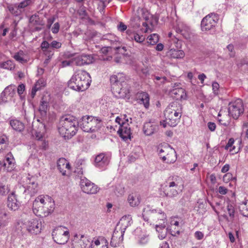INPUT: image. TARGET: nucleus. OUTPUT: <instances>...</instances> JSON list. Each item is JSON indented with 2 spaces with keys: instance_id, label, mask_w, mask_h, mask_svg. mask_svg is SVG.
I'll list each match as a JSON object with an SVG mask.
<instances>
[{
  "instance_id": "nucleus-1",
  "label": "nucleus",
  "mask_w": 248,
  "mask_h": 248,
  "mask_svg": "<svg viewBox=\"0 0 248 248\" xmlns=\"http://www.w3.org/2000/svg\"><path fill=\"white\" fill-rule=\"evenodd\" d=\"M142 217L145 221L156 222L155 229L158 233V237L160 239L166 237L167 234V219L165 214L162 210H151L147 207L143 210Z\"/></svg>"
},
{
  "instance_id": "nucleus-2",
  "label": "nucleus",
  "mask_w": 248,
  "mask_h": 248,
  "mask_svg": "<svg viewBox=\"0 0 248 248\" xmlns=\"http://www.w3.org/2000/svg\"><path fill=\"white\" fill-rule=\"evenodd\" d=\"M91 82L90 74L84 70L76 71L68 82V87L76 91L83 92L87 89Z\"/></svg>"
},
{
  "instance_id": "nucleus-3",
  "label": "nucleus",
  "mask_w": 248,
  "mask_h": 248,
  "mask_svg": "<svg viewBox=\"0 0 248 248\" xmlns=\"http://www.w3.org/2000/svg\"><path fill=\"white\" fill-rule=\"evenodd\" d=\"M111 90L118 98H124L129 93L130 85L123 74L112 75L110 78Z\"/></svg>"
},
{
  "instance_id": "nucleus-4",
  "label": "nucleus",
  "mask_w": 248,
  "mask_h": 248,
  "mask_svg": "<svg viewBox=\"0 0 248 248\" xmlns=\"http://www.w3.org/2000/svg\"><path fill=\"white\" fill-rule=\"evenodd\" d=\"M78 121L71 115H65L61 117L58 129L60 134L65 138L69 139L74 136L77 131Z\"/></svg>"
},
{
  "instance_id": "nucleus-5",
  "label": "nucleus",
  "mask_w": 248,
  "mask_h": 248,
  "mask_svg": "<svg viewBox=\"0 0 248 248\" xmlns=\"http://www.w3.org/2000/svg\"><path fill=\"white\" fill-rule=\"evenodd\" d=\"M182 108L181 105L177 102L170 103L166 108L164 115L165 116V123L163 124L164 127L167 124L171 126H175L179 122L182 116Z\"/></svg>"
},
{
  "instance_id": "nucleus-6",
  "label": "nucleus",
  "mask_w": 248,
  "mask_h": 248,
  "mask_svg": "<svg viewBox=\"0 0 248 248\" xmlns=\"http://www.w3.org/2000/svg\"><path fill=\"white\" fill-rule=\"evenodd\" d=\"M78 126L84 132H93L100 126V121L91 116H84L78 121Z\"/></svg>"
},
{
  "instance_id": "nucleus-7",
  "label": "nucleus",
  "mask_w": 248,
  "mask_h": 248,
  "mask_svg": "<svg viewBox=\"0 0 248 248\" xmlns=\"http://www.w3.org/2000/svg\"><path fill=\"white\" fill-rule=\"evenodd\" d=\"M181 178L178 177H172L166 182V185L162 186L163 192L166 197L172 198L176 197L179 193L180 181Z\"/></svg>"
},
{
  "instance_id": "nucleus-8",
  "label": "nucleus",
  "mask_w": 248,
  "mask_h": 248,
  "mask_svg": "<svg viewBox=\"0 0 248 248\" xmlns=\"http://www.w3.org/2000/svg\"><path fill=\"white\" fill-rule=\"evenodd\" d=\"M66 228L63 226H59L55 228L52 232L53 240L56 243L64 245L68 241L70 237L69 232L65 230Z\"/></svg>"
},
{
  "instance_id": "nucleus-9",
  "label": "nucleus",
  "mask_w": 248,
  "mask_h": 248,
  "mask_svg": "<svg viewBox=\"0 0 248 248\" xmlns=\"http://www.w3.org/2000/svg\"><path fill=\"white\" fill-rule=\"evenodd\" d=\"M244 111V105L241 99L238 98L229 103L228 108L229 115L234 119H237L243 113Z\"/></svg>"
},
{
  "instance_id": "nucleus-10",
  "label": "nucleus",
  "mask_w": 248,
  "mask_h": 248,
  "mask_svg": "<svg viewBox=\"0 0 248 248\" xmlns=\"http://www.w3.org/2000/svg\"><path fill=\"white\" fill-rule=\"evenodd\" d=\"M157 151L163 161L167 163H172L176 160L175 152L168 146L158 147Z\"/></svg>"
},
{
  "instance_id": "nucleus-11",
  "label": "nucleus",
  "mask_w": 248,
  "mask_h": 248,
  "mask_svg": "<svg viewBox=\"0 0 248 248\" xmlns=\"http://www.w3.org/2000/svg\"><path fill=\"white\" fill-rule=\"evenodd\" d=\"M218 20V16L211 13L205 16L201 22V29L202 31H214L217 23Z\"/></svg>"
},
{
  "instance_id": "nucleus-12",
  "label": "nucleus",
  "mask_w": 248,
  "mask_h": 248,
  "mask_svg": "<svg viewBox=\"0 0 248 248\" xmlns=\"http://www.w3.org/2000/svg\"><path fill=\"white\" fill-rule=\"evenodd\" d=\"M80 185L82 191L88 194H95L99 190L96 185L85 177L81 178Z\"/></svg>"
},
{
  "instance_id": "nucleus-13",
  "label": "nucleus",
  "mask_w": 248,
  "mask_h": 248,
  "mask_svg": "<svg viewBox=\"0 0 248 248\" xmlns=\"http://www.w3.org/2000/svg\"><path fill=\"white\" fill-rule=\"evenodd\" d=\"M16 86L10 85L6 87L0 94V105L11 101L16 94Z\"/></svg>"
},
{
  "instance_id": "nucleus-14",
  "label": "nucleus",
  "mask_w": 248,
  "mask_h": 248,
  "mask_svg": "<svg viewBox=\"0 0 248 248\" xmlns=\"http://www.w3.org/2000/svg\"><path fill=\"white\" fill-rule=\"evenodd\" d=\"M26 186H22L20 188L24 190V193L31 196L34 195L38 191V184L34 177L28 178L27 180Z\"/></svg>"
},
{
  "instance_id": "nucleus-15",
  "label": "nucleus",
  "mask_w": 248,
  "mask_h": 248,
  "mask_svg": "<svg viewBox=\"0 0 248 248\" xmlns=\"http://www.w3.org/2000/svg\"><path fill=\"white\" fill-rule=\"evenodd\" d=\"M26 227L29 232L37 234L41 232L42 223L37 219H31L25 223Z\"/></svg>"
},
{
  "instance_id": "nucleus-16",
  "label": "nucleus",
  "mask_w": 248,
  "mask_h": 248,
  "mask_svg": "<svg viewBox=\"0 0 248 248\" xmlns=\"http://www.w3.org/2000/svg\"><path fill=\"white\" fill-rule=\"evenodd\" d=\"M54 209V203L53 205L47 204V205H42L33 209L34 214L41 217H44L48 216L53 211Z\"/></svg>"
},
{
  "instance_id": "nucleus-17",
  "label": "nucleus",
  "mask_w": 248,
  "mask_h": 248,
  "mask_svg": "<svg viewBox=\"0 0 248 248\" xmlns=\"http://www.w3.org/2000/svg\"><path fill=\"white\" fill-rule=\"evenodd\" d=\"M132 217L130 215H127L123 216L119 222H118L117 226H120L121 229V236H120V240H123L124 239V234L126 229L129 226H130L132 223Z\"/></svg>"
},
{
  "instance_id": "nucleus-18",
  "label": "nucleus",
  "mask_w": 248,
  "mask_h": 248,
  "mask_svg": "<svg viewBox=\"0 0 248 248\" xmlns=\"http://www.w3.org/2000/svg\"><path fill=\"white\" fill-rule=\"evenodd\" d=\"M110 157L104 153L98 155L94 159V165L100 169L105 168L109 164Z\"/></svg>"
},
{
  "instance_id": "nucleus-19",
  "label": "nucleus",
  "mask_w": 248,
  "mask_h": 248,
  "mask_svg": "<svg viewBox=\"0 0 248 248\" xmlns=\"http://www.w3.org/2000/svg\"><path fill=\"white\" fill-rule=\"evenodd\" d=\"M73 62L76 65L82 66L93 63V58L91 55L82 54L73 59Z\"/></svg>"
},
{
  "instance_id": "nucleus-20",
  "label": "nucleus",
  "mask_w": 248,
  "mask_h": 248,
  "mask_svg": "<svg viewBox=\"0 0 248 248\" xmlns=\"http://www.w3.org/2000/svg\"><path fill=\"white\" fill-rule=\"evenodd\" d=\"M7 206L9 209L13 211L18 210L20 206V202L17 200L15 192H12L8 196Z\"/></svg>"
},
{
  "instance_id": "nucleus-21",
  "label": "nucleus",
  "mask_w": 248,
  "mask_h": 248,
  "mask_svg": "<svg viewBox=\"0 0 248 248\" xmlns=\"http://www.w3.org/2000/svg\"><path fill=\"white\" fill-rule=\"evenodd\" d=\"M126 121L128 122L127 119ZM118 133L119 136L124 140L131 138L130 127L127 122L125 123L123 121L122 124L120 126Z\"/></svg>"
},
{
  "instance_id": "nucleus-22",
  "label": "nucleus",
  "mask_w": 248,
  "mask_h": 248,
  "mask_svg": "<svg viewBox=\"0 0 248 248\" xmlns=\"http://www.w3.org/2000/svg\"><path fill=\"white\" fill-rule=\"evenodd\" d=\"M170 95L177 100H185L187 99L186 91L182 88H176L172 89L170 92Z\"/></svg>"
},
{
  "instance_id": "nucleus-23",
  "label": "nucleus",
  "mask_w": 248,
  "mask_h": 248,
  "mask_svg": "<svg viewBox=\"0 0 248 248\" xmlns=\"http://www.w3.org/2000/svg\"><path fill=\"white\" fill-rule=\"evenodd\" d=\"M92 246L91 243L82 235L80 239L73 241L71 244V248H90Z\"/></svg>"
},
{
  "instance_id": "nucleus-24",
  "label": "nucleus",
  "mask_w": 248,
  "mask_h": 248,
  "mask_svg": "<svg viewBox=\"0 0 248 248\" xmlns=\"http://www.w3.org/2000/svg\"><path fill=\"white\" fill-rule=\"evenodd\" d=\"M47 204L53 205V202L49 199L48 196L46 197L40 196L37 197L33 202V209L42 205H47Z\"/></svg>"
},
{
  "instance_id": "nucleus-25",
  "label": "nucleus",
  "mask_w": 248,
  "mask_h": 248,
  "mask_svg": "<svg viewBox=\"0 0 248 248\" xmlns=\"http://www.w3.org/2000/svg\"><path fill=\"white\" fill-rule=\"evenodd\" d=\"M30 24L33 26H35L34 28V31H40L42 28L41 26L44 25V23L42 19H41L39 16L36 14L32 15L29 19Z\"/></svg>"
},
{
  "instance_id": "nucleus-26",
  "label": "nucleus",
  "mask_w": 248,
  "mask_h": 248,
  "mask_svg": "<svg viewBox=\"0 0 248 248\" xmlns=\"http://www.w3.org/2000/svg\"><path fill=\"white\" fill-rule=\"evenodd\" d=\"M48 97L46 95L43 96L40 101L39 111L42 118H45L46 116L49 104Z\"/></svg>"
},
{
  "instance_id": "nucleus-27",
  "label": "nucleus",
  "mask_w": 248,
  "mask_h": 248,
  "mask_svg": "<svg viewBox=\"0 0 248 248\" xmlns=\"http://www.w3.org/2000/svg\"><path fill=\"white\" fill-rule=\"evenodd\" d=\"M158 126L151 122H146L144 124L143 131L147 136L152 135L157 129Z\"/></svg>"
},
{
  "instance_id": "nucleus-28",
  "label": "nucleus",
  "mask_w": 248,
  "mask_h": 248,
  "mask_svg": "<svg viewBox=\"0 0 248 248\" xmlns=\"http://www.w3.org/2000/svg\"><path fill=\"white\" fill-rule=\"evenodd\" d=\"M167 57L173 59H182L185 56V53L182 50L171 49L166 53Z\"/></svg>"
},
{
  "instance_id": "nucleus-29",
  "label": "nucleus",
  "mask_w": 248,
  "mask_h": 248,
  "mask_svg": "<svg viewBox=\"0 0 248 248\" xmlns=\"http://www.w3.org/2000/svg\"><path fill=\"white\" fill-rule=\"evenodd\" d=\"M3 166L6 168L8 171H12L15 168L14 159L11 153L7 154Z\"/></svg>"
},
{
  "instance_id": "nucleus-30",
  "label": "nucleus",
  "mask_w": 248,
  "mask_h": 248,
  "mask_svg": "<svg viewBox=\"0 0 248 248\" xmlns=\"http://www.w3.org/2000/svg\"><path fill=\"white\" fill-rule=\"evenodd\" d=\"M10 124L14 130L18 132H21L24 129V124L17 119L10 120Z\"/></svg>"
},
{
  "instance_id": "nucleus-31",
  "label": "nucleus",
  "mask_w": 248,
  "mask_h": 248,
  "mask_svg": "<svg viewBox=\"0 0 248 248\" xmlns=\"http://www.w3.org/2000/svg\"><path fill=\"white\" fill-rule=\"evenodd\" d=\"M127 201L131 206H137L140 203V195L134 193L129 194L127 198Z\"/></svg>"
},
{
  "instance_id": "nucleus-32",
  "label": "nucleus",
  "mask_w": 248,
  "mask_h": 248,
  "mask_svg": "<svg viewBox=\"0 0 248 248\" xmlns=\"http://www.w3.org/2000/svg\"><path fill=\"white\" fill-rule=\"evenodd\" d=\"M138 97L139 103L143 104L146 108H148L149 106V95L145 92H142L139 94Z\"/></svg>"
},
{
  "instance_id": "nucleus-33",
  "label": "nucleus",
  "mask_w": 248,
  "mask_h": 248,
  "mask_svg": "<svg viewBox=\"0 0 248 248\" xmlns=\"http://www.w3.org/2000/svg\"><path fill=\"white\" fill-rule=\"evenodd\" d=\"M129 39L135 41L137 43H138L141 45H144L146 43H144L145 37L142 35H140L139 34L135 32H133L129 35Z\"/></svg>"
},
{
  "instance_id": "nucleus-34",
  "label": "nucleus",
  "mask_w": 248,
  "mask_h": 248,
  "mask_svg": "<svg viewBox=\"0 0 248 248\" xmlns=\"http://www.w3.org/2000/svg\"><path fill=\"white\" fill-rule=\"evenodd\" d=\"M118 233V231H116L115 230V231L113 232V234L112 235L111 240L110 243V244L111 246L113 247H117L119 246V245L121 243L123 240H120V236L118 237V236L117 235V233Z\"/></svg>"
},
{
  "instance_id": "nucleus-35",
  "label": "nucleus",
  "mask_w": 248,
  "mask_h": 248,
  "mask_svg": "<svg viewBox=\"0 0 248 248\" xmlns=\"http://www.w3.org/2000/svg\"><path fill=\"white\" fill-rule=\"evenodd\" d=\"M10 12L15 16H18L22 12V10H20L17 6V3L15 4H10L7 7Z\"/></svg>"
},
{
  "instance_id": "nucleus-36",
  "label": "nucleus",
  "mask_w": 248,
  "mask_h": 248,
  "mask_svg": "<svg viewBox=\"0 0 248 248\" xmlns=\"http://www.w3.org/2000/svg\"><path fill=\"white\" fill-rule=\"evenodd\" d=\"M239 210L243 216L248 217V200H246L240 203Z\"/></svg>"
},
{
  "instance_id": "nucleus-37",
  "label": "nucleus",
  "mask_w": 248,
  "mask_h": 248,
  "mask_svg": "<svg viewBox=\"0 0 248 248\" xmlns=\"http://www.w3.org/2000/svg\"><path fill=\"white\" fill-rule=\"evenodd\" d=\"M0 68L12 70L14 69L15 64L12 61L8 60L4 62H0Z\"/></svg>"
},
{
  "instance_id": "nucleus-38",
  "label": "nucleus",
  "mask_w": 248,
  "mask_h": 248,
  "mask_svg": "<svg viewBox=\"0 0 248 248\" xmlns=\"http://www.w3.org/2000/svg\"><path fill=\"white\" fill-rule=\"evenodd\" d=\"M65 163H66V160L64 158H60L57 163V168L63 175L66 174V170H64Z\"/></svg>"
},
{
  "instance_id": "nucleus-39",
  "label": "nucleus",
  "mask_w": 248,
  "mask_h": 248,
  "mask_svg": "<svg viewBox=\"0 0 248 248\" xmlns=\"http://www.w3.org/2000/svg\"><path fill=\"white\" fill-rule=\"evenodd\" d=\"M230 115H226L221 119L218 118V120L220 124L225 126H228L230 125L231 122V119Z\"/></svg>"
},
{
  "instance_id": "nucleus-40",
  "label": "nucleus",
  "mask_w": 248,
  "mask_h": 248,
  "mask_svg": "<svg viewBox=\"0 0 248 248\" xmlns=\"http://www.w3.org/2000/svg\"><path fill=\"white\" fill-rule=\"evenodd\" d=\"M10 190V186L8 185L0 184V194L4 196L7 194Z\"/></svg>"
},
{
  "instance_id": "nucleus-41",
  "label": "nucleus",
  "mask_w": 248,
  "mask_h": 248,
  "mask_svg": "<svg viewBox=\"0 0 248 248\" xmlns=\"http://www.w3.org/2000/svg\"><path fill=\"white\" fill-rule=\"evenodd\" d=\"M148 39L150 41L149 43L152 45H155L159 41V36L157 34L153 33L148 37Z\"/></svg>"
},
{
  "instance_id": "nucleus-42",
  "label": "nucleus",
  "mask_w": 248,
  "mask_h": 248,
  "mask_svg": "<svg viewBox=\"0 0 248 248\" xmlns=\"http://www.w3.org/2000/svg\"><path fill=\"white\" fill-rule=\"evenodd\" d=\"M102 38L103 40L106 41L108 43L109 42V41H114V42H116V37L111 34L104 35Z\"/></svg>"
},
{
  "instance_id": "nucleus-43",
  "label": "nucleus",
  "mask_w": 248,
  "mask_h": 248,
  "mask_svg": "<svg viewBox=\"0 0 248 248\" xmlns=\"http://www.w3.org/2000/svg\"><path fill=\"white\" fill-rule=\"evenodd\" d=\"M114 49L116 51V53L124 54L126 51V47L120 46L119 45L116 46H113Z\"/></svg>"
},
{
  "instance_id": "nucleus-44",
  "label": "nucleus",
  "mask_w": 248,
  "mask_h": 248,
  "mask_svg": "<svg viewBox=\"0 0 248 248\" xmlns=\"http://www.w3.org/2000/svg\"><path fill=\"white\" fill-rule=\"evenodd\" d=\"M227 209L230 218L233 219L234 217V208L233 206L231 204H228Z\"/></svg>"
},
{
  "instance_id": "nucleus-45",
  "label": "nucleus",
  "mask_w": 248,
  "mask_h": 248,
  "mask_svg": "<svg viewBox=\"0 0 248 248\" xmlns=\"http://www.w3.org/2000/svg\"><path fill=\"white\" fill-rule=\"evenodd\" d=\"M31 3V0H24V1L20 2L19 4H17V6L20 10H22V9H24L28 6L30 5Z\"/></svg>"
},
{
  "instance_id": "nucleus-46",
  "label": "nucleus",
  "mask_w": 248,
  "mask_h": 248,
  "mask_svg": "<svg viewBox=\"0 0 248 248\" xmlns=\"http://www.w3.org/2000/svg\"><path fill=\"white\" fill-rule=\"evenodd\" d=\"M44 55L47 57L49 58H52V56L54 54V50L52 49V47L45 50L43 51Z\"/></svg>"
},
{
  "instance_id": "nucleus-47",
  "label": "nucleus",
  "mask_w": 248,
  "mask_h": 248,
  "mask_svg": "<svg viewBox=\"0 0 248 248\" xmlns=\"http://www.w3.org/2000/svg\"><path fill=\"white\" fill-rule=\"evenodd\" d=\"M22 54L23 51H20L16 53L13 57L16 61L20 62H24V59L22 57Z\"/></svg>"
},
{
  "instance_id": "nucleus-48",
  "label": "nucleus",
  "mask_w": 248,
  "mask_h": 248,
  "mask_svg": "<svg viewBox=\"0 0 248 248\" xmlns=\"http://www.w3.org/2000/svg\"><path fill=\"white\" fill-rule=\"evenodd\" d=\"M40 47L43 51L51 47L50 44H49L46 41H43L41 44Z\"/></svg>"
},
{
  "instance_id": "nucleus-49",
  "label": "nucleus",
  "mask_w": 248,
  "mask_h": 248,
  "mask_svg": "<svg viewBox=\"0 0 248 248\" xmlns=\"http://www.w3.org/2000/svg\"><path fill=\"white\" fill-rule=\"evenodd\" d=\"M50 46L53 49L54 48L58 49L62 46V43L57 41H53L50 44Z\"/></svg>"
},
{
  "instance_id": "nucleus-50",
  "label": "nucleus",
  "mask_w": 248,
  "mask_h": 248,
  "mask_svg": "<svg viewBox=\"0 0 248 248\" xmlns=\"http://www.w3.org/2000/svg\"><path fill=\"white\" fill-rule=\"evenodd\" d=\"M14 24H15V25H14V29H13V30L11 32V33H10V37L11 38H13L14 37H16V34H17V29L16 27H17V23L14 22Z\"/></svg>"
},
{
  "instance_id": "nucleus-51",
  "label": "nucleus",
  "mask_w": 248,
  "mask_h": 248,
  "mask_svg": "<svg viewBox=\"0 0 248 248\" xmlns=\"http://www.w3.org/2000/svg\"><path fill=\"white\" fill-rule=\"evenodd\" d=\"M7 140V138L5 136H2L0 138V151L5 147V145L3 146V145L6 143Z\"/></svg>"
},
{
  "instance_id": "nucleus-52",
  "label": "nucleus",
  "mask_w": 248,
  "mask_h": 248,
  "mask_svg": "<svg viewBox=\"0 0 248 248\" xmlns=\"http://www.w3.org/2000/svg\"><path fill=\"white\" fill-rule=\"evenodd\" d=\"M149 237L148 236H143L139 240V243L141 245H145L149 242Z\"/></svg>"
},
{
  "instance_id": "nucleus-53",
  "label": "nucleus",
  "mask_w": 248,
  "mask_h": 248,
  "mask_svg": "<svg viewBox=\"0 0 248 248\" xmlns=\"http://www.w3.org/2000/svg\"><path fill=\"white\" fill-rule=\"evenodd\" d=\"M227 48L228 51L230 52L229 55L231 57H233L235 55V52L234 51L233 46L232 44H230L227 46Z\"/></svg>"
},
{
  "instance_id": "nucleus-54",
  "label": "nucleus",
  "mask_w": 248,
  "mask_h": 248,
  "mask_svg": "<svg viewBox=\"0 0 248 248\" xmlns=\"http://www.w3.org/2000/svg\"><path fill=\"white\" fill-rule=\"evenodd\" d=\"M25 90V86L24 84H20L18 85L17 89V92L18 94L21 96V95L23 93Z\"/></svg>"
},
{
  "instance_id": "nucleus-55",
  "label": "nucleus",
  "mask_w": 248,
  "mask_h": 248,
  "mask_svg": "<svg viewBox=\"0 0 248 248\" xmlns=\"http://www.w3.org/2000/svg\"><path fill=\"white\" fill-rule=\"evenodd\" d=\"M60 29V24L58 22L54 23L53 27L52 28L51 31L53 33H57Z\"/></svg>"
},
{
  "instance_id": "nucleus-56",
  "label": "nucleus",
  "mask_w": 248,
  "mask_h": 248,
  "mask_svg": "<svg viewBox=\"0 0 248 248\" xmlns=\"http://www.w3.org/2000/svg\"><path fill=\"white\" fill-rule=\"evenodd\" d=\"M228 191V189L223 186H220L218 188V192L222 195H225L227 193Z\"/></svg>"
},
{
  "instance_id": "nucleus-57",
  "label": "nucleus",
  "mask_w": 248,
  "mask_h": 248,
  "mask_svg": "<svg viewBox=\"0 0 248 248\" xmlns=\"http://www.w3.org/2000/svg\"><path fill=\"white\" fill-rule=\"evenodd\" d=\"M117 28L119 31L123 32L126 30L127 26L123 22H120L117 26Z\"/></svg>"
},
{
  "instance_id": "nucleus-58",
  "label": "nucleus",
  "mask_w": 248,
  "mask_h": 248,
  "mask_svg": "<svg viewBox=\"0 0 248 248\" xmlns=\"http://www.w3.org/2000/svg\"><path fill=\"white\" fill-rule=\"evenodd\" d=\"M195 237L198 240H201L203 238V233L200 231H197L194 234Z\"/></svg>"
},
{
  "instance_id": "nucleus-59",
  "label": "nucleus",
  "mask_w": 248,
  "mask_h": 248,
  "mask_svg": "<svg viewBox=\"0 0 248 248\" xmlns=\"http://www.w3.org/2000/svg\"><path fill=\"white\" fill-rule=\"evenodd\" d=\"M207 126L209 129L211 131H214L216 128V124L215 123L213 122H208L207 124Z\"/></svg>"
},
{
  "instance_id": "nucleus-60",
  "label": "nucleus",
  "mask_w": 248,
  "mask_h": 248,
  "mask_svg": "<svg viewBox=\"0 0 248 248\" xmlns=\"http://www.w3.org/2000/svg\"><path fill=\"white\" fill-rule=\"evenodd\" d=\"M234 140L233 138H230L226 145L225 146V150H228L230 147H231L234 143Z\"/></svg>"
},
{
  "instance_id": "nucleus-61",
  "label": "nucleus",
  "mask_w": 248,
  "mask_h": 248,
  "mask_svg": "<svg viewBox=\"0 0 248 248\" xmlns=\"http://www.w3.org/2000/svg\"><path fill=\"white\" fill-rule=\"evenodd\" d=\"M212 87L214 93L215 94H217V91L219 88V84L217 82H214L212 84Z\"/></svg>"
},
{
  "instance_id": "nucleus-62",
  "label": "nucleus",
  "mask_w": 248,
  "mask_h": 248,
  "mask_svg": "<svg viewBox=\"0 0 248 248\" xmlns=\"http://www.w3.org/2000/svg\"><path fill=\"white\" fill-rule=\"evenodd\" d=\"M72 64H74L73 59L72 61H63L62 62V67L71 65Z\"/></svg>"
},
{
  "instance_id": "nucleus-63",
  "label": "nucleus",
  "mask_w": 248,
  "mask_h": 248,
  "mask_svg": "<svg viewBox=\"0 0 248 248\" xmlns=\"http://www.w3.org/2000/svg\"><path fill=\"white\" fill-rule=\"evenodd\" d=\"M39 90V88L37 87V85H35L32 89L31 96V98H33L36 94V92Z\"/></svg>"
},
{
  "instance_id": "nucleus-64",
  "label": "nucleus",
  "mask_w": 248,
  "mask_h": 248,
  "mask_svg": "<svg viewBox=\"0 0 248 248\" xmlns=\"http://www.w3.org/2000/svg\"><path fill=\"white\" fill-rule=\"evenodd\" d=\"M35 139L37 140H41L43 137V134L41 132H36L35 134Z\"/></svg>"
}]
</instances>
